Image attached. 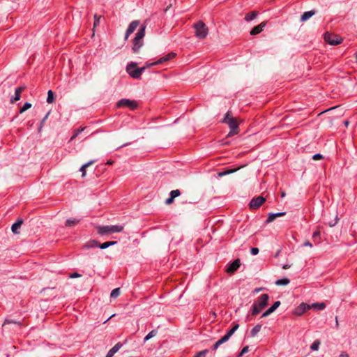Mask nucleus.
<instances>
[{"label": "nucleus", "instance_id": "nucleus-1", "mask_svg": "<svg viewBox=\"0 0 357 357\" xmlns=\"http://www.w3.org/2000/svg\"><path fill=\"white\" fill-rule=\"evenodd\" d=\"M269 300V296L267 294H261L254 303L252 314L255 316L258 314L266 305Z\"/></svg>", "mask_w": 357, "mask_h": 357}, {"label": "nucleus", "instance_id": "nucleus-2", "mask_svg": "<svg viewBox=\"0 0 357 357\" xmlns=\"http://www.w3.org/2000/svg\"><path fill=\"white\" fill-rule=\"evenodd\" d=\"M222 123H226L230 128V132L227 135L228 137H231L237 135L239 132L238 124L236 119L230 115V112H227L222 121Z\"/></svg>", "mask_w": 357, "mask_h": 357}, {"label": "nucleus", "instance_id": "nucleus-3", "mask_svg": "<svg viewBox=\"0 0 357 357\" xmlns=\"http://www.w3.org/2000/svg\"><path fill=\"white\" fill-rule=\"evenodd\" d=\"M146 25L142 24L138 29L135 37L133 39L132 50L134 52H137L141 47L143 45V38L145 36Z\"/></svg>", "mask_w": 357, "mask_h": 357}, {"label": "nucleus", "instance_id": "nucleus-4", "mask_svg": "<svg viewBox=\"0 0 357 357\" xmlns=\"http://www.w3.org/2000/svg\"><path fill=\"white\" fill-rule=\"evenodd\" d=\"M96 229L98 234L102 236L121 232L123 231V227L122 225L97 226Z\"/></svg>", "mask_w": 357, "mask_h": 357}, {"label": "nucleus", "instance_id": "nucleus-5", "mask_svg": "<svg viewBox=\"0 0 357 357\" xmlns=\"http://www.w3.org/2000/svg\"><path fill=\"white\" fill-rule=\"evenodd\" d=\"M145 69L146 67L137 68L136 63H131L126 66L127 73L134 79L139 78Z\"/></svg>", "mask_w": 357, "mask_h": 357}, {"label": "nucleus", "instance_id": "nucleus-6", "mask_svg": "<svg viewBox=\"0 0 357 357\" xmlns=\"http://www.w3.org/2000/svg\"><path fill=\"white\" fill-rule=\"evenodd\" d=\"M195 29V36L199 39H204L208 34V28L206 24L202 22L199 21L196 23L194 26Z\"/></svg>", "mask_w": 357, "mask_h": 357}, {"label": "nucleus", "instance_id": "nucleus-7", "mask_svg": "<svg viewBox=\"0 0 357 357\" xmlns=\"http://www.w3.org/2000/svg\"><path fill=\"white\" fill-rule=\"evenodd\" d=\"M324 40L331 45H339L342 42V39L340 36L328 32L324 34Z\"/></svg>", "mask_w": 357, "mask_h": 357}, {"label": "nucleus", "instance_id": "nucleus-8", "mask_svg": "<svg viewBox=\"0 0 357 357\" xmlns=\"http://www.w3.org/2000/svg\"><path fill=\"white\" fill-rule=\"evenodd\" d=\"M116 106L118 107H128L131 109H135L137 107V103L135 100L123 98L117 102Z\"/></svg>", "mask_w": 357, "mask_h": 357}, {"label": "nucleus", "instance_id": "nucleus-9", "mask_svg": "<svg viewBox=\"0 0 357 357\" xmlns=\"http://www.w3.org/2000/svg\"><path fill=\"white\" fill-rule=\"evenodd\" d=\"M265 201L266 199L264 197L258 196L252 199L249 205L251 208L256 209L261 206Z\"/></svg>", "mask_w": 357, "mask_h": 357}, {"label": "nucleus", "instance_id": "nucleus-10", "mask_svg": "<svg viewBox=\"0 0 357 357\" xmlns=\"http://www.w3.org/2000/svg\"><path fill=\"white\" fill-rule=\"evenodd\" d=\"M176 56V54L175 53H173V52H171V53H169L168 54L161 57L160 59H158L157 61L154 62V63H151L150 64L148 65V66H155V65H158V64H161V63H163L165 62H167L169 60H171L172 59H173L174 56Z\"/></svg>", "mask_w": 357, "mask_h": 357}, {"label": "nucleus", "instance_id": "nucleus-11", "mask_svg": "<svg viewBox=\"0 0 357 357\" xmlns=\"http://www.w3.org/2000/svg\"><path fill=\"white\" fill-rule=\"evenodd\" d=\"M139 24V20H134L130 22V24H129V26L126 30V36H125L126 40L128 39L129 36L135 31V29H137V27L138 26Z\"/></svg>", "mask_w": 357, "mask_h": 357}, {"label": "nucleus", "instance_id": "nucleus-12", "mask_svg": "<svg viewBox=\"0 0 357 357\" xmlns=\"http://www.w3.org/2000/svg\"><path fill=\"white\" fill-rule=\"evenodd\" d=\"M311 309V306L310 305H307L304 303H302L299 305L298 307H296L294 312V313L296 315L301 316L304 312H305L307 310Z\"/></svg>", "mask_w": 357, "mask_h": 357}, {"label": "nucleus", "instance_id": "nucleus-13", "mask_svg": "<svg viewBox=\"0 0 357 357\" xmlns=\"http://www.w3.org/2000/svg\"><path fill=\"white\" fill-rule=\"evenodd\" d=\"M24 87L20 86L15 89V94L11 96L10 102L11 104H14L15 102L18 101L21 98V93L24 91Z\"/></svg>", "mask_w": 357, "mask_h": 357}, {"label": "nucleus", "instance_id": "nucleus-14", "mask_svg": "<svg viewBox=\"0 0 357 357\" xmlns=\"http://www.w3.org/2000/svg\"><path fill=\"white\" fill-rule=\"evenodd\" d=\"M240 265V259H237L234 260L231 264H230L228 266L227 268V272L228 273H234L239 268Z\"/></svg>", "mask_w": 357, "mask_h": 357}, {"label": "nucleus", "instance_id": "nucleus-15", "mask_svg": "<svg viewBox=\"0 0 357 357\" xmlns=\"http://www.w3.org/2000/svg\"><path fill=\"white\" fill-rule=\"evenodd\" d=\"M266 22H261L259 25L255 26L250 31V34L252 35V36H255V35L260 33L263 31V29L266 26Z\"/></svg>", "mask_w": 357, "mask_h": 357}, {"label": "nucleus", "instance_id": "nucleus-16", "mask_svg": "<svg viewBox=\"0 0 357 357\" xmlns=\"http://www.w3.org/2000/svg\"><path fill=\"white\" fill-rule=\"evenodd\" d=\"M122 344H116L107 354L105 357H113V356L121 348Z\"/></svg>", "mask_w": 357, "mask_h": 357}, {"label": "nucleus", "instance_id": "nucleus-17", "mask_svg": "<svg viewBox=\"0 0 357 357\" xmlns=\"http://www.w3.org/2000/svg\"><path fill=\"white\" fill-rule=\"evenodd\" d=\"M314 14H315V11H314V10L304 12L301 17V22H303L307 21L311 17H312Z\"/></svg>", "mask_w": 357, "mask_h": 357}, {"label": "nucleus", "instance_id": "nucleus-18", "mask_svg": "<svg viewBox=\"0 0 357 357\" xmlns=\"http://www.w3.org/2000/svg\"><path fill=\"white\" fill-rule=\"evenodd\" d=\"M23 221L22 220H19L14 224H13L11 227V230L14 234H18L19 233V229L21 227V225H22Z\"/></svg>", "mask_w": 357, "mask_h": 357}, {"label": "nucleus", "instance_id": "nucleus-19", "mask_svg": "<svg viewBox=\"0 0 357 357\" xmlns=\"http://www.w3.org/2000/svg\"><path fill=\"white\" fill-rule=\"evenodd\" d=\"M285 214L284 212H280V213H270L267 220H266V222H273L277 217H280V216H283Z\"/></svg>", "mask_w": 357, "mask_h": 357}, {"label": "nucleus", "instance_id": "nucleus-20", "mask_svg": "<svg viewBox=\"0 0 357 357\" xmlns=\"http://www.w3.org/2000/svg\"><path fill=\"white\" fill-rule=\"evenodd\" d=\"M98 246V242L97 241L93 240L89 241V242L86 243L83 248L85 249H91L93 248H97Z\"/></svg>", "mask_w": 357, "mask_h": 357}, {"label": "nucleus", "instance_id": "nucleus-21", "mask_svg": "<svg viewBox=\"0 0 357 357\" xmlns=\"http://www.w3.org/2000/svg\"><path fill=\"white\" fill-rule=\"evenodd\" d=\"M239 325L235 324L227 333L224 335V337L229 340V339L231 337V335L235 333V331L238 328Z\"/></svg>", "mask_w": 357, "mask_h": 357}, {"label": "nucleus", "instance_id": "nucleus-22", "mask_svg": "<svg viewBox=\"0 0 357 357\" xmlns=\"http://www.w3.org/2000/svg\"><path fill=\"white\" fill-rule=\"evenodd\" d=\"M95 162V160H91L84 165H83L80 169L79 171L82 172V176L84 177L86 176V168L89 167L90 165H93Z\"/></svg>", "mask_w": 357, "mask_h": 357}, {"label": "nucleus", "instance_id": "nucleus-23", "mask_svg": "<svg viewBox=\"0 0 357 357\" xmlns=\"http://www.w3.org/2000/svg\"><path fill=\"white\" fill-rule=\"evenodd\" d=\"M257 15H258V13L256 11H252V12L248 13L245 16V20L246 22H250V21L255 19L256 17L257 16Z\"/></svg>", "mask_w": 357, "mask_h": 357}, {"label": "nucleus", "instance_id": "nucleus-24", "mask_svg": "<svg viewBox=\"0 0 357 357\" xmlns=\"http://www.w3.org/2000/svg\"><path fill=\"white\" fill-rule=\"evenodd\" d=\"M116 244V241H107L102 243H98V246L100 249H106L109 246Z\"/></svg>", "mask_w": 357, "mask_h": 357}, {"label": "nucleus", "instance_id": "nucleus-25", "mask_svg": "<svg viewBox=\"0 0 357 357\" xmlns=\"http://www.w3.org/2000/svg\"><path fill=\"white\" fill-rule=\"evenodd\" d=\"M228 340L223 336L220 340H218L213 346V350H216L221 344L227 342Z\"/></svg>", "mask_w": 357, "mask_h": 357}, {"label": "nucleus", "instance_id": "nucleus-26", "mask_svg": "<svg viewBox=\"0 0 357 357\" xmlns=\"http://www.w3.org/2000/svg\"><path fill=\"white\" fill-rule=\"evenodd\" d=\"M261 325L257 324L255 326L253 327V328L250 331V335L252 337H255L257 333L261 331Z\"/></svg>", "mask_w": 357, "mask_h": 357}, {"label": "nucleus", "instance_id": "nucleus-27", "mask_svg": "<svg viewBox=\"0 0 357 357\" xmlns=\"http://www.w3.org/2000/svg\"><path fill=\"white\" fill-rule=\"evenodd\" d=\"M311 308H316L318 310H322L326 307V305L324 303H315L312 304Z\"/></svg>", "mask_w": 357, "mask_h": 357}, {"label": "nucleus", "instance_id": "nucleus-28", "mask_svg": "<svg viewBox=\"0 0 357 357\" xmlns=\"http://www.w3.org/2000/svg\"><path fill=\"white\" fill-rule=\"evenodd\" d=\"M290 280L288 278H282L275 281L276 285H287L289 284Z\"/></svg>", "mask_w": 357, "mask_h": 357}, {"label": "nucleus", "instance_id": "nucleus-29", "mask_svg": "<svg viewBox=\"0 0 357 357\" xmlns=\"http://www.w3.org/2000/svg\"><path fill=\"white\" fill-rule=\"evenodd\" d=\"M54 101V93L52 90H49L47 92V102L52 103Z\"/></svg>", "mask_w": 357, "mask_h": 357}, {"label": "nucleus", "instance_id": "nucleus-30", "mask_svg": "<svg viewBox=\"0 0 357 357\" xmlns=\"http://www.w3.org/2000/svg\"><path fill=\"white\" fill-rule=\"evenodd\" d=\"M312 238L316 243H319L321 238V233L319 231H316L312 234Z\"/></svg>", "mask_w": 357, "mask_h": 357}, {"label": "nucleus", "instance_id": "nucleus-31", "mask_svg": "<svg viewBox=\"0 0 357 357\" xmlns=\"http://www.w3.org/2000/svg\"><path fill=\"white\" fill-rule=\"evenodd\" d=\"M157 335V331L155 330H153L151 331V332H149L146 336L144 337V342H146L148 341L149 340H150L151 338L155 337V335Z\"/></svg>", "mask_w": 357, "mask_h": 357}, {"label": "nucleus", "instance_id": "nucleus-32", "mask_svg": "<svg viewBox=\"0 0 357 357\" xmlns=\"http://www.w3.org/2000/svg\"><path fill=\"white\" fill-rule=\"evenodd\" d=\"M79 222V220L77 219H68L66 222V226L67 227H73L76 225Z\"/></svg>", "mask_w": 357, "mask_h": 357}, {"label": "nucleus", "instance_id": "nucleus-33", "mask_svg": "<svg viewBox=\"0 0 357 357\" xmlns=\"http://www.w3.org/2000/svg\"><path fill=\"white\" fill-rule=\"evenodd\" d=\"M319 345H320V342H319V340H317L314 341V342L311 344L310 349L312 351H317L319 348Z\"/></svg>", "mask_w": 357, "mask_h": 357}, {"label": "nucleus", "instance_id": "nucleus-34", "mask_svg": "<svg viewBox=\"0 0 357 357\" xmlns=\"http://www.w3.org/2000/svg\"><path fill=\"white\" fill-rule=\"evenodd\" d=\"M31 107V104L29 102H25L24 105L20 108V113L22 114Z\"/></svg>", "mask_w": 357, "mask_h": 357}, {"label": "nucleus", "instance_id": "nucleus-35", "mask_svg": "<svg viewBox=\"0 0 357 357\" xmlns=\"http://www.w3.org/2000/svg\"><path fill=\"white\" fill-rule=\"evenodd\" d=\"M120 295V289L119 288H116V289H114L111 294H110V296L111 298H116L118 297Z\"/></svg>", "mask_w": 357, "mask_h": 357}, {"label": "nucleus", "instance_id": "nucleus-36", "mask_svg": "<svg viewBox=\"0 0 357 357\" xmlns=\"http://www.w3.org/2000/svg\"><path fill=\"white\" fill-rule=\"evenodd\" d=\"M181 195V192L178 190H172L170 192V196L174 199L178 197Z\"/></svg>", "mask_w": 357, "mask_h": 357}, {"label": "nucleus", "instance_id": "nucleus-37", "mask_svg": "<svg viewBox=\"0 0 357 357\" xmlns=\"http://www.w3.org/2000/svg\"><path fill=\"white\" fill-rule=\"evenodd\" d=\"M84 128H81V129H78L77 130L75 131L74 134L73 135V136L71 137L70 141H73L74 139H75L77 135L84 130Z\"/></svg>", "mask_w": 357, "mask_h": 357}, {"label": "nucleus", "instance_id": "nucleus-38", "mask_svg": "<svg viewBox=\"0 0 357 357\" xmlns=\"http://www.w3.org/2000/svg\"><path fill=\"white\" fill-rule=\"evenodd\" d=\"M208 351L207 349H204V350L200 351L198 353H197V355L199 357H205L206 355L207 354Z\"/></svg>", "mask_w": 357, "mask_h": 357}, {"label": "nucleus", "instance_id": "nucleus-39", "mask_svg": "<svg viewBox=\"0 0 357 357\" xmlns=\"http://www.w3.org/2000/svg\"><path fill=\"white\" fill-rule=\"evenodd\" d=\"M100 19V16H98L97 15H94V26L99 25Z\"/></svg>", "mask_w": 357, "mask_h": 357}, {"label": "nucleus", "instance_id": "nucleus-40", "mask_svg": "<svg viewBox=\"0 0 357 357\" xmlns=\"http://www.w3.org/2000/svg\"><path fill=\"white\" fill-rule=\"evenodd\" d=\"M248 351H249L248 346L244 347L243 348V349L241 350V353L238 354V357L243 356L244 354L248 352Z\"/></svg>", "mask_w": 357, "mask_h": 357}, {"label": "nucleus", "instance_id": "nucleus-41", "mask_svg": "<svg viewBox=\"0 0 357 357\" xmlns=\"http://www.w3.org/2000/svg\"><path fill=\"white\" fill-rule=\"evenodd\" d=\"M236 171V169H234V170H231V171H225V172H220L218 174L219 176H225L227 174H229L230 173H233Z\"/></svg>", "mask_w": 357, "mask_h": 357}, {"label": "nucleus", "instance_id": "nucleus-42", "mask_svg": "<svg viewBox=\"0 0 357 357\" xmlns=\"http://www.w3.org/2000/svg\"><path fill=\"white\" fill-rule=\"evenodd\" d=\"M323 158V155L320 153H316L312 156L314 160H321Z\"/></svg>", "mask_w": 357, "mask_h": 357}, {"label": "nucleus", "instance_id": "nucleus-43", "mask_svg": "<svg viewBox=\"0 0 357 357\" xmlns=\"http://www.w3.org/2000/svg\"><path fill=\"white\" fill-rule=\"evenodd\" d=\"M250 253L252 255H256L259 253V249L257 248H252L250 250Z\"/></svg>", "mask_w": 357, "mask_h": 357}, {"label": "nucleus", "instance_id": "nucleus-44", "mask_svg": "<svg viewBox=\"0 0 357 357\" xmlns=\"http://www.w3.org/2000/svg\"><path fill=\"white\" fill-rule=\"evenodd\" d=\"M80 276H81V275H80V274H79V273H77V272H75V273H70V274L69 275V278H79V277H80Z\"/></svg>", "mask_w": 357, "mask_h": 357}, {"label": "nucleus", "instance_id": "nucleus-45", "mask_svg": "<svg viewBox=\"0 0 357 357\" xmlns=\"http://www.w3.org/2000/svg\"><path fill=\"white\" fill-rule=\"evenodd\" d=\"M337 220H338V218H337V215H336L335 220L333 222H329L328 225L330 227H334L337 223Z\"/></svg>", "mask_w": 357, "mask_h": 357}, {"label": "nucleus", "instance_id": "nucleus-46", "mask_svg": "<svg viewBox=\"0 0 357 357\" xmlns=\"http://www.w3.org/2000/svg\"><path fill=\"white\" fill-rule=\"evenodd\" d=\"M271 314V312L268 310H266L261 314V317H266L269 316Z\"/></svg>", "mask_w": 357, "mask_h": 357}, {"label": "nucleus", "instance_id": "nucleus-47", "mask_svg": "<svg viewBox=\"0 0 357 357\" xmlns=\"http://www.w3.org/2000/svg\"><path fill=\"white\" fill-rule=\"evenodd\" d=\"M174 199L170 196L169 198L166 199L165 203L167 204H171L174 202Z\"/></svg>", "mask_w": 357, "mask_h": 357}, {"label": "nucleus", "instance_id": "nucleus-48", "mask_svg": "<svg viewBox=\"0 0 357 357\" xmlns=\"http://www.w3.org/2000/svg\"><path fill=\"white\" fill-rule=\"evenodd\" d=\"M280 305V301H278L274 302V303L273 304V305H272V306H273L274 308H275V310H276V309H277Z\"/></svg>", "mask_w": 357, "mask_h": 357}, {"label": "nucleus", "instance_id": "nucleus-49", "mask_svg": "<svg viewBox=\"0 0 357 357\" xmlns=\"http://www.w3.org/2000/svg\"><path fill=\"white\" fill-rule=\"evenodd\" d=\"M303 246L312 247V244L309 241H305L303 245Z\"/></svg>", "mask_w": 357, "mask_h": 357}, {"label": "nucleus", "instance_id": "nucleus-50", "mask_svg": "<svg viewBox=\"0 0 357 357\" xmlns=\"http://www.w3.org/2000/svg\"><path fill=\"white\" fill-rule=\"evenodd\" d=\"M48 115H49V113H47V114L45 115V116L43 118V119L42 120L40 127L39 128V131L41 130L42 126H43V124L44 123V122L45 121V120L47 119V118Z\"/></svg>", "mask_w": 357, "mask_h": 357}, {"label": "nucleus", "instance_id": "nucleus-51", "mask_svg": "<svg viewBox=\"0 0 357 357\" xmlns=\"http://www.w3.org/2000/svg\"><path fill=\"white\" fill-rule=\"evenodd\" d=\"M340 357H349L348 354L346 352H342L340 355Z\"/></svg>", "mask_w": 357, "mask_h": 357}, {"label": "nucleus", "instance_id": "nucleus-52", "mask_svg": "<svg viewBox=\"0 0 357 357\" xmlns=\"http://www.w3.org/2000/svg\"><path fill=\"white\" fill-rule=\"evenodd\" d=\"M290 267H291V265H289V264H284V265L283 266V267H282V268H283L284 269H288V268H289Z\"/></svg>", "mask_w": 357, "mask_h": 357}, {"label": "nucleus", "instance_id": "nucleus-53", "mask_svg": "<svg viewBox=\"0 0 357 357\" xmlns=\"http://www.w3.org/2000/svg\"><path fill=\"white\" fill-rule=\"evenodd\" d=\"M271 313H273L275 310V308H274L273 306L270 307L268 309Z\"/></svg>", "mask_w": 357, "mask_h": 357}, {"label": "nucleus", "instance_id": "nucleus-54", "mask_svg": "<svg viewBox=\"0 0 357 357\" xmlns=\"http://www.w3.org/2000/svg\"><path fill=\"white\" fill-rule=\"evenodd\" d=\"M114 314L111 315L106 321H104V323H106L109 319H110L111 318H112L113 317H114Z\"/></svg>", "mask_w": 357, "mask_h": 357}, {"label": "nucleus", "instance_id": "nucleus-55", "mask_svg": "<svg viewBox=\"0 0 357 357\" xmlns=\"http://www.w3.org/2000/svg\"><path fill=\"white\" fill-rule=\"evenodd\" d=\"M11 322H13V321H12L6 320V321H4V324H10V323H11Z\"/></svg>", "mask_w": 357, "mask_h": 357}, {"label": "nucleus", "instance_id": "nucleus-56", "mask_svg": "<svg viewBox=\"0 0 357 357\" xmlns=\"http://www.w3.org/2000/svg\"><path fill=\"white\" fill-rule=\"evenodd\" d=\"M335 321H336V326L338 327V321H337V317H335Z\"/></svg>", "mask_w": 357, "mask_h": 357}, {"label": "nucleus", "instance_id": "nucleus-57", "mask_svg": "<svg viewBox=\"0 0 357 357\" xmlns=\"http://www.w3.org/2000/svg\"><path fill=\"white\" fill-rule=\"evenodd\" d=\"M284 196H285V192H282L281 193V197H284Z\"/></svg>", "mask_w": 357, "mask_h": 357}, {"label": "nucleus", "instance_id": "nucleus-58", "mask_svg": "<svg viewBox=\"0 0 357 357\" xmlns=\"http://www.w3.org/2000/svg\"><path fill=\"white\" fill-rule=\"evenodd\" d=\"M261 288H259V289H256L255 290V292H259V291H261Z\"/></svg>", "mask_w": 357, "mask_h": 357}, {"label": "nucleus", "instance_id": "nucleus-59", "mask_svg": "<svg viewBox=\"0 0 357 357\" xmlns=\"http://www.w3.org/2000/svg\"><path fill=\"white\" fill-rule=\"evenodd\" d=\"M128 144H123L122 146H121L119 148H121V147H123V146H126Z\"/></svg>", "mask_w": 357, "mask_h": 357}, {"label": "nucleus", "instance_id": "nucleus-60", "mask_svg": "<svg viewBox=\"0 0 357 357\" xmlns=\"http://www.w3.org/2000/svg\"><path fill=\"white\" fill-rule=\"evenodd\" d=\"M107 163L111 165V164H112V161H108Z\"/></svg>", "mask_w": 357, "mask_h": 357}, {"label": "nucleus", "instance_id": "nucleus-61", "mask_svg": "<svg viewBox=\"0 0 357 357\" xmlns=\"http://www.w3.org/2000/svg\"><path fill=\"white\" fill-rule=\"evenodd\" d=\"M349 123L347 121L345 122V125L348 126Z\"/></svg>", "mask_w": 357, "mask_h": 357}, {"label": "nucleus", "instance_id": "nucleus-62", "mask_svg": "<svg viewBox=\"0 0 357 357\" xmlns=\"http://www.w3.org/2000/svg\"><path fill=\"white\" fill-rule=\"evenodd\" d=\"M194 357H199L197 354Z\"/></svg>", "mask_w": 357, "mask_h": 357}, {"label": "nucleus", "instance_id": "nucleus-63", "mask_svg": "<svg viewBox=\"0 0 357 357\" xmlns=\"http://www.w3.org/2000/svg\"><path fill=\"white\" fill-rule=\"evenodd\" d=\"M194 357H199L197 354Z\"/></svg>", "mask_w": 357, "mask_h": 357}]
</instances>
